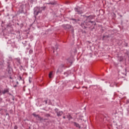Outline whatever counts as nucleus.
Returning a JSON list of instances; mask_svg holds the SVG:
<instances>
[{
  "instance_id": "1",
  "label": "nucleus",
  "mask_w": 129,
  "mask_h": 129,
  "mask_svg": "<svg viewBox=\"0 0 129 129\" xmlns=\"http://www.w3.org/2000/svg\"><path fill=\"white\" fill-rule=\"evenodd\" d=\"M46 10V6H44L42 7H38L35 8V10L34 11V15L35 18H37V16L40 14V13H42V11H45Z\"/></svg>"
},
{
  "instance_id": "2",
  "label": "nucleus",
  "mask_w": 129,
  "mask_h": 129,
  "mask_svg": "<svg viewBox=\"0 0 129 129\" xmlns=\"http://www.w3.org/2000/svg\"><path fill=\"white\" fill-rule=\"evenodd\" d=\"M95 25H96V22H95V21H90L87 23V26H88L89 28L93 27V29H94V26H95Z\"/></svg>"
},
{
  "instance_id": "3",
  "label": "nucleus",
  "mask_w": 129,
  "mask_h": 129,
  "mask_svg": "<svg viewBox=\"0 0 129 129\" xmlns=\"http://www.w3.org/2000/svg\"><path fill=\"white\" fill-rule=\"evenodd\" d=\"M54 111L56 112L57 116H61L62 114H63V111H59V109H58V108H55L54 109Z\"/></svg>"
},
{
  "instance_id": "4",
  "label": "nucleus",
  "mask_w": 129,
  "mask_h": 129,
  "mask_svg": "<svg viewBox=\"0 0 129 129\" xmlns=\"http://www.w3.org/2000/svg\"><path fill=\"white\" fill-rule=\"evenodd\" d=\"M62 27L64 30H66V31H68V30H70V29H71V25L69 24H67L66 25H62Z\"/></svg>"
},
{
  "instance_id": "5",
  "label": "nucleus",
  "mask_w": 129,
  "mask_h": 129,
  "mask_svg": "<svg viewBox=\"0 0 129 129\" xmlns=\"http://www.w3.org/2000/svg\"><path fill=\"white\" fill-rule=\"evenodd\" d=\"M81 26L82 28H84L85 29H86V26H87V20L81 22Z\"/></svg>"
},
{
  "instance_id": "6",
  "label": "nucleus",
  "mask_w": 129,
  "mask_h": 129,
  "mask_svg": "<svg viewBox=\"0 0 129 129\" xmlns=\"http://www.w3.org/2000/svg\"><path fill=\"white\" fill-rule=\"evenodd\" d=\"M96 16L93 15H90L89 16H86V18H87V19H89L90 20H93V19H95V17Z\"/></svg>"
},
{
  "instance_id": "7",
  "label": "nucleus",
  "mask_w": 129,
  "mask_h": 129,
  "mask_svg": "<svg viewBox=\"0 0 129 129\" xmlns=\"http://www.w3.org/2000/svg\"><path fill=\"white\" fill-rule=\"evenodd\" d=\"M47 5H51V6H55L57 5V2L56 1H52L49 3H47Z\"/></svg>"
},
{
  "instance_id": "8",
  "label": "nucleus",
  "mask_w": 129,
  "mask_h": 129,
  "mask_svg": "<svg viewBox=\"0 0 129 129\" xmlns=\"http://www.w3.org/2000/svg\"><path fill=\"white\" fill-rule=\"evenodd\" d=\"M75 12L78 13V14H79V15L80 14H83V12H82V11L80 10L79 9H78V8H75Z\"/></svg>"
},
{
  "instance_id": "9",
  "label": "nucleus",
  "mask_w": 129,
  "mask_h": 129,
  "mask_svg": "<svg viewBox=\"0 0 129 129\" xmlns=\"http://www.w3.org/2000/svg\"><path fill=\"white\" fill-rule=\"evenodd\" d=\"M9 91H10L9 88L5 89L2 93L3 94H6V93H9Z\"/></svg>"
},
{
  "instance_id": "10",
  "label": "nucleus",
  "mask_w": 129,
  "mask_h": 129,
  "mask_svg": "<svg viewBox=\"0 0 129 129\" xmlns=\"http://www.w3.org/2000/svg\"><path fill=\"white\" fill-rule=\"evenodd\" d=\"M63 71V69L59 67L56 71V73H61Z\"/></svg>"
},
{
  "instance_id": "11",
  "label": "nucleus",
  "mask_w": 129,
  "mask_h": 129,
  "mask_svg": "<svg viewBox=\"0 0 129 129\" xmlns=\"http://www.w3.org/2000/svg\"><path fill=\"white\" fill-rule=\"evenodd\" d=\"M73 123L75 126H76V127H79V128H81V126H80V125H79V123L76 122H74Z\"/></svg>"
},
{
  "instance_id": "12",
  "label": "nucleus",
  "mask_w": 129,
  "mask_h": 129,
  "mask_svg": "<svg viewBox=\"0 0 129 129\" xmlns=\"http://www.w3.org/2000/svg\"><path fill=\"white\" fill-rule=\"evenodd\" d=\"M37 118H38V119H37L38 120H40V121H42V120H43V118H42V117L40 116L39 115H38V116H37Z\"/></svg>"
},
{
  "instance_id": "13",
  "label": "nucleus",
  "mask_w": 129,
  "mask_h": 129,
  "mask_svg": "<svg viewBox=\"0 0 129 129\" xmlns=\"http://www.w3.org/2000/svg\"><path fill=\"white\" fill-rule=\"evenodd\" d=\"M67 118L69 119V120H70L71 119H72V116H71V115L69 114L67 116Z\"/></svg>"
},
{
  "instance_id": "14",
  "label": "nucleus",
  "mask_w": 129,
  "mask_h": 129,
  "mask_svg": "<svg viewBox=\"0 0 129 129\" xmlns=\"http://www.w3.org/2000/svg\"><path fill=\"white\" fill-rule=\"evenodd\" d=\"M53 75V72H50L49 74V78H52V76Z\"/></svg>"
},
{
  "instance_id": "15",
  "label": "nucleus",
  "mask_w": 129,
  "mask_h": 129,
  "mask_svg": "<svg viewBox=\"0 0 129 129\" xmlns=\"http://www.w3.org/2000/svg\"><path fill=\"white\" fill-rule=\"evenodd\" d=\"M72 21H74L75 22V23H78V22H79V21H80V20H79V19L76 20L75 19H72Z\"/></svg>"
},
{
  "instance_id": "16",
  "label": "nucleus",
  "mask_w": 129,
  "mask_h": 129,
  "mask_svg": "<svg viewBox=\"0 0 129 129\" xmlns=\"http://www.w3.org/2000/svg\"><path fill=\"white\" fill-rule=\"evenodd\" d=\"M32 115H33V116L34 117H38V116H39V115L38 114H36V113H33L32 114Z\"/></svg>"
},
{
  "instance_id": "17",
  "label": "nucleus",
  "mask_w": 129,
  "mask_h": 129,
  "mask_svg": "<svg viewBox=\"0 0 129 129\" xmlns=\"http://www.w3.org/2000/svg\"><path fill=\"white\" fill-rule=\"evenodd\" d=\"M15 60H17L18 63H21V59L20 58H15Z\"/></svg>"
},
{
  "instance_id": "18",
  "label": "nucleus",
  "mask_w": 129,
  "mask_h": 129,
  "mask_svg": "<svg viewBox=\"0 0 129 129\" xmlns=\"http://www.w3.org/2000/svg\"><path fill=\"white\" fill-rule=\"evenodd\" d=\"M109 35H104L103 36V40L104 39V38H109Z\"/></svg>"
},
{
  "instance_id": "19",
  "label": "nucleus",
  "mask_w": 129,
  "mask_h": 129,
  "mask_svg": "<svg viewBox=\"0 0 129 129\" xmlns=\"http://www.w3.org/2000/svg\"><path fill=\"white\" fill-rule=\"evenodd\" d=\"M65 66L63 64H61L59 66V67H60V68H62L63 69V68H64V67Z\"/></svg>"
},
{
  "instance_id": "20",
  "label": "nucleus",
  "mask_w": 129,
  "mask_h": 129,
  "mask_svg": "<svg viewBox=\"0 0 129 129\" xmlns=\"http://www.w3.org/2000/svg\"><path fill=\"white\" fill-rule=\"evenodd\" d=\"M45 116L46 117H49V116H51V115H50V114H45Z\"/></svg>"
},
{
  "instance_id": "21",
  "label": "nucleus",
  "mask_w": 129,
  "mask_h": 129,
  "mask_svg": "<svg viewBox=\"0 0 129 129\" xmlns=\"http://www.w3.org/2000/svg\"><path fill=\"white\" fill-rule=\"evenodd\" d=\"M18 80H22V77L21 76H20L18 78Z\"/></svg>"
},
{
  "instance_id": "22",
  "label": "nucleus",
  "mask_w": 129,
  "mask_h": 129,
  "mask_svg": "<svg viewBox=\"0 0 129 129\" xmlns=\"http://www.w3.org/2000/svg\"><path fill=\"white\" fill-rule=\"evenodd\" d=\"M120 59H119V61L120 62L121 61H122V60H123V58H122V57H120Z\"/></svg>"
},
{
  "instance_id": "23",
  "label": "nucleus",
  "mask_w": 129,
  "mask_h": 129,
  "mask_svg": "<svg viewBox=\"0 0 129 129\" xmlns=\"http://www.w3.org/2000/svg\"><path fill=\"white\" fill-rule=\"evenodd\" d=\"M124 46L125 47H127V46H128L127 43H125L124 44Z\"/></svg>"
},
{
  "instance_id": "24",
  "label": "nucleus",
  "mask_w": 129,
  "mask_h": 129,
  "mask_svg": "<svg viewBox=\"0 0 129 129\" xmlns=\"http://www.w3.org/2000/svg\"><path fill=\"white\" fill-rule=\"evenodd\" d=\"M14 129H18V126L17 125H15Z\"/></svg>"
},
{
  "instance_id": "25",
  "label": "nucleus",
  "mask_w": 129,
  "mask_h": 129,
  "mask_svg": "<svg viewBox=\"0 0 129 129\" xmlns=\"http://www.w3.org/2000/svg\"><path fill=\"white\" fill-rule=\"evenodd\" d=\"M44 102H45V104H47V103H48V100L44 101Z\"/></svg>"
},
{
  "instance_id": "26",
  "label": "nucleus",
  "mask_w": 129,
  "mask_h": 129,
  "mask_svg": "<svg viewBox=\"0 0 129 129\" xmlns=\"http://www.w3.org/2000/svg\"><path fill=\"white\" fill-rule=\"evenodd\" d=\"M78 120H82V121H84V119H83L82 118H79V119H78Z\"/></svg>"
},
{
  "instance_id": "27",
  "label": "nucleus",
  "mask_w": 129,
  "mask_h": 129,
  "mask_svg": "<svg viewBox=\"0 0 129 129\" xmlns=\"http://www.w3.org/2000/svg\"><path fill=\"white\" fill-rule=\"evenodd\" d=\"M72 33H74V30L73 29V30H72Z\"/></svg>"
},
{
  "instance_id": "28",
  "label": "nucleus",
  "mask_w": 129,
  "mask_h": 129,
  "mask_svg": "<svg viewBox=\"0 0 129 129\" xmlns=\"http://www.w3.org/2000/svg\"><path fill=\"white\" fill-rule=\"evenodd\" d=\"M43 120H47V119L44 118V119H43Z\"/></svg>"
},
{
  "instance_id": "29",
  "label": "nucleus",
  "mask_w": 129,
  "mask_h": 129,
  "mask_svg": "<svg viewBox=\"0 0 129 129\" xmlns=\"http://www.w3.org/2000/svg\"><path fill=\"white\" fill-rule=\"evenodd\" d=\"M14 87H15V88L17 87V85H14Z\"/></svg>"
},
{
  "instance_id": "30",
  "label": "nucleus",
  "mask_w": 129,
  "mask_h": 129,
  "mask_svg": "<svg viewBox=\"0 0 129 129\" xmlns=\"http://www.w3.org/2000/svg\"><path fill=\"white\" fill-rule=\"evenodd\" d=\"M63 118L65 119V118H66V117H65V116H64L63 117Z\"/></svg>"
},
{
  "instance_id": "31",
  "label": "nucleus",
  "mask_w": 129,
  "mask_h": 129,
  "mask_svg": "<svg viewBox=\"0 0 129 129\" xmlns=\"http://www.w3.org/2000/svg\"><path fill=\"white\" fill-rule=\"evenodd\" d=\"M6 115H9V113H6Z\"/></svg>"
},
{
  "instance_id": "32",
  "label": "nucleus",
  "mask_w": 129,
  "mask_h": 129,
  "mask_svg": "<svg viewBox=\"0 0 129 129\" xmlns=\"http://www.w3.org/2000/svg\"><path fill=\"white\" fill-rule=\"evenodd\" d=\"M120 17L121 18H122V15H120Z\"/></svg>"
},
{
  "instance_id": "33",
  "label": "nucleus",
  "mask_w": 129,
  "mask_h": 129,
  "mask_svg": "<svg viewBox=\"0 0 129 129\" xmlns=\"http://www.w3.org/2000/svg\"><path fill=\"white\" fill-rule=\"evenodd\" d=\"M17 84H19V82H16Z\"/></svg>"
},
{
  "instance_id": "34",
  "label": "nucleus",
  "mask_w": 129,
  "mask_h": 129,
  "mask_svg": "<svg viewBox=\"0 0 129 129\" xmlns=\"http://www.w3.org/2000/svg\"><path fill=\"white\" fill-rule=\"evenodd\" d=\"M29 82L31 83V80H29Z\"/></svg>"
},
{
  "instance_id": "35",
  "label": "nucleus",
  "mask_w": 129,
  "mask_h": 129,
  "mask_svg": "<svg viewBox=\"0 0 129 129\" xmlns=\"http://www.w3.org/2000/svg\"><path fill=\"white\" fill-rule=\"evenodd\" d=\"M53 53H55V50H53Z\"/></svg>"
},
{
  "instance_id": "36",
  "label": "nucleus",
  "mask_w": 129,
  "mask_h": 129,
  "mask_svg": "<svg viewBox=\"0 0 129 129\" xmlns=\"http://www.w3.org/2000/svg\"><path fill=\"white\" fill-rule=\"evenodd\" d=\"M2 93V91H0V94Z\"/></svg>"
},
{
  "instance_id": "37",
  "label": "nucleus",
  "mask_w": 129,
  "mask_h": 129,
  "mask_svg": "<svg viewBox=\"0 0 129 129\" xmlns=\"http://www.w3.org/2000/svg\"><path fill=\"white\" fill-rule=\"evenodd\" d=\"M57 49H58V47H56V50H57Z\"/></svg>"
},
{
  "instance_id": "38",
  "label": "nucleus",
  "mask_w": 129,
  "mask_h": 129,
  "mask_svg": "<svg viewBox=\"0 0 129 129\" xmlns=\"http://www.w3.org/2000/svg\"><path fill=\"white\" fill-rule=\"evenodd\" d=\"M88 43H91V42H89V41H88Z\"/></svg>"
},
{
  "instance_id": "39",
  "label": "nucleus",
  "mask_w": 129,
  "mask_h": 129,
  "mask_svg": "<svg viewBox=\"0 0 129 129\" xmlns=\"http://www.w3.org/2000/svg\"><path fill=\"white\" fill-rule=\"evenodd\" d=\"M10 79H12V77H10Z\"/></svg>"
},
{
  "instance_id": "40",
  "label": "nucleus",
  "mask_w": 129,
  "mask_h": 129,
  "mask_svg": "<svg viewBox=\"0 0 129 129\" xmlns=\"http://www.w3.org/2000/svg\"><path fill=\"white\" fill-rule=\"evenodd\" d=\"M125 71H126V69H125Z\"/></svg>"
},
{
  "instance_id": "41",
  "label": "nucleus",
  "mask_w": 129,
  "mask_h": 129,
  "mask_svg": "<svg viewBox=\"0 0 129 129\" xmlns=\"http://www.w3.org/2000/svg\"><path fill=\"white\" fill-rule=\"evenodd\" d=\"M18 33H20V31H18Z\"/></svg>"
}]
</instances>
